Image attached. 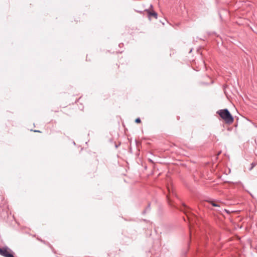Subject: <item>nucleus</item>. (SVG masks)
Segmentation results:
<instances>
[{"label": "nucleus", "mask_w": 257, "mask_h": 257, "mask_svg": "<svg viewBox=\"0 0 257 257\" xmlns=\"http://www.w3.org/2000/svg\"><path fill=\"white\" fill-rule=\"evenodd\" d=\"M187 218H188V219L190 220V218L189 217V216L187 215ZM189 221H190V220H189Z\"/></svg>", "instance_id": "obj_11"}, {"label": "nucleus", "mask_w": 257, "mask_h": 257, "mask_svg": "<svg viewBox=\"0 0 257 257\" xmlns=\"http://www.w3.org/2000/svg\"><path fill=\"white\" fill-rule=\"evenodd\" d=\"M135 122L137 123H140L141 122V119L140 118H137L135 120Z\"/></svg>", "instance_id": "obj_7"}, {"label": "nucleus", "mask_w": 257, "mask_h": 257, "mask_svg": "<svg viewBox=\"0 0 257 257\" xmlns=\"http://www.w3.org/2000/svg\"><path fill=\"white\" fill-rule=\"evenodd\" d=\"M0 254L5 257H14L13 251L8 247H0Z\"/></svg>", "instance_id": "obj_2"}, {"label": "nucleus", "mask_w": 257, "mask_h": 257, "mask_svg": "<svg viewBox=\"0 0 257 257\" xmlns=\"http://www.w3.org/2000/svg\"><path fill=\"white\" fill-rule=\"evenodd\" d=\"M147 12L148 17L150 19H151L152 17L154 18L155 19H157L158 18V14L157 13L154 11H149L148 10H146Z\"/></svg>", "instance_id": "obj_3"}, {"label": "nucleus", "mask_w": 257, "mask_h": 257, "mask_svg": "<svg viewBox=\"0 0 257 257\" xmlns=\"http://www.w3.org/2000/svg\"><path fill=\"white\" fill-rule=\"evenodd\" d=\"M255 165H256V163H253V162L251 164V167H250V168L249 170L250 171L251 170L253 169V168H254L255 166Z\"/></svg>", "instance_id": "obj_5"}, {"label": "nucleus", "mask_w": 257, "mask_h": 257, "mask_svg": "<svg viewBox=\"0 0 257 257\" xmlns=\"http://www.w3.org/2000/svg\"><path fill=\"white\" fill-rule=\"evenodd\" d=\"M34 132H39V133L40 132V131H36V130L34 131Z\"/></svg>", "instance_id": "obj_10"}, {"label": "nucleus", "mask_w": 257, "mask_h": 257, "mask_svg": "<svg viewBox=\"0 0 257 257\" xmlns=\"http://www.w3.org/2000/svg\"><path fill=\"white\" fill-rule=\"evenodd\" d=\"M207 201L210 204H211L213 206L220 207V205L219 204L216 203L215 201L214 200H207Z\"/></svg>", "instance_id": "obj_4"}, {"label": "nucleus", "mask_w": 257, "mask_h": 257, "mask_svg": "<svg viewBox=\"0 0 257 257\" xmlns=\"http://www.w3.org/2000/svg\"><path fill=\"white\" fill-rule=\"evenodd\" d=\"M150 204H149L147 208L144 210V213H145L146 212V211H147L148 210H150Z\"/></svg>", "instance_id": "obj_6"}, {"label": "nucleus", "mask_w": 257, "mask_h": 257, "mask_svg": "<svg viewBox=\"0 0 257 257\" xmlns=\"http://www.w3.org/2000/svg\"><path fill=\"white\" fill-rule=\"evenodd\" d=\"M183 206L184 208V209L187 208V206L185 204H183Z\"/></svg>", "instance_id": "obj_8"}, {"label": "nucleus", "mask_w": 257, "mask_h": 257, "mask_svg": "<svg viewBox=\"0 0 257 257\" xmlns=\"http://www.w3.org/2000/svg\"><path fill=\"white\" fill-rule=\"evenodd\" d=\"M149 161L152 163H153V161L151 159H149Z\"/></svg>", "instance_id": "obj_9"}, {"label": "nucleus", "mask_w": 257, "mask_h": 257, "mask_svg": "<svg viewBox=\"0 0 257 257\" xmlns=\"http://www.w3.org/2000/svg\"><path fill=\"white\" fill-rule=\"evenodd\" d=\"M217 113L226 123L231 124L233 122L234 118L227 109L219 110Z\"/></svg>", "instance_id": "obj_1"}, {"label": "nucleus", "mask_w": 257, "mask_h": 257, "mask_svg": "<svg viewBox=\"0 0 257 257\" xmlns=\"http://www.w3.org/2000/svg\"><path fill=\"white\" fill-rule=\"evenodd\" d=\"M168 202H170V200H169V198H168Z\"/></svg>", "instance_id": "obj_12"}]
</instances>
